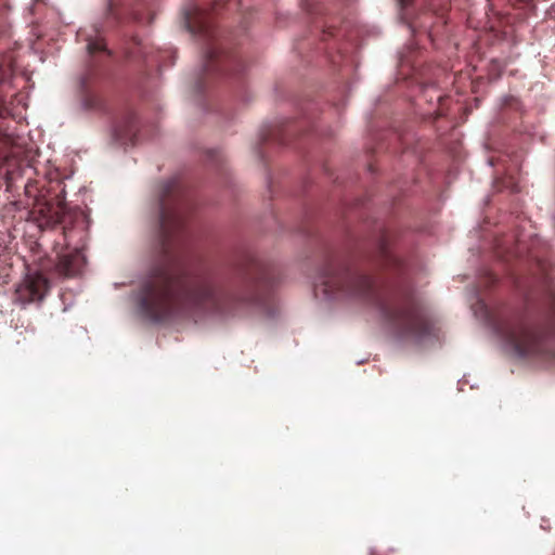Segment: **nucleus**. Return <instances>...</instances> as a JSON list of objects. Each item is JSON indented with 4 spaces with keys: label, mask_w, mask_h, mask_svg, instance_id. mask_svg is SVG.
<instances>
[{
    "label": "nucleus",
    "mask_w": 555,
    "mask_h": 555,
    "mask_svg": "<svg viewBox=\"0 0 555 555\" xmlns=\"http://www.w3.org/2000/svg\"><path fill=\"white\" fill-rule=\"evenodd\" d=\"M371 271L328 262L318 272L313 293L320 301H364L374 306L393 341L425 349L439 341V328L428 308L405 279L406 264L382 233L370 255Z\"/></svg>",
    "instance_id": "2"
},
{
    "label": "nucleus",
    "mask_w": 555,
    "mask_h": 555,
    "mask_svg": "<svg viewBox=\"0 0 555 555\" xmlns=\"http://www.w3.org/2000/svg\"><path fill=\"white\" fill-rule=\"evenodd\" d=\"M126 54L128 57H141L145 61H155L156 63H162V56L159 53L154 55V52L149 49L146 44L140 41L137 37L131 36L126 42Z\"/></svg>",
    "instance_id": "11"
},
{
    "label": "nucleus",
    "mask_w": 555,
    "mask_h": 555,
    "mask_svg": "<svg viewBox=\"0 0 555 555\" xmlns=\"http://www.w3.org/2000/svg\"><path fill=\"white\" fill-rule=\"evenodd\" d=\"M489 280L491 283H494L496 281V278L494 275L490 274Z\"/></svg>",
    "instance_id": "14"
},
{
    "label": "nucleus",
    "mask_w": 555,
    "mask_h": 555,
    "mask_svg": "<svg viewBox=\"0 0 555 555\" xmlns=\"http://www.w3.org/2000/svg\"><path fill=\"white\" fill-rule=\"evenodd\" d=\"M250 100H251V95H249V94H246V95L242 99V101H243V102H248V101H250Z\"/></svg>",
    "instance_id": "13"
},
{
    "label": "nucleus",
    "mask_w": 555,
    "mask_h": 555,
    "mask_svg": "<svg viewBox=\"0 0 555 555\" xmlns=\"http://www.w3.org/2000/svg\"><path fill=\"white\" fill-rule=\"evenodd\" d=\"M220 154L219 149H210L207 151V156L210 159H217Z\"/></svg>",
    "instance_id": "12"
},
{
    "label": "nucleus",
    "mask_w": 555,
    "mask_h": 555,
    "mask_svg": "<svg viewBox=\"0 0 555 555\" xmlns=\"http://www.w3.org/2000/svg\"><path fill=\"white\" fill-rule=\"evenodd\" d=\"M106 1L105 21L94 23L90 31L80 29L77 34L80 39L87 42L86 49L89 56L86 72L80 76L78 83L81 93L80 105L87 112L100 106V100L90 89V82L96 75V67L111 55L101 34L107 28L124 23L145 27L152 24L155 16L153 3L147 0Z\"/></svg>",
    "instance_id": "4"
},
{
    "label": "nucleus",
    "mask_w": 555,
    "mask_h": 555,
    "mask_svg": "<svg viewBox=\"0 0 555 555\" xmlns=\"http://www.w3.org/2000/svg\"><path fill=\"white\" fill-rule=\"evenodd\" d=\"M399 5V18L406 25L410 31L414 33L416 27L426 28L427 25L414 16V7H423L425 0H397Z\"/></svg>",
    "instance_id": "10"
},
{
    "label": "nucleus",
    "mask_w": 555,
    "mask_h": 555,
    "mask_svg": "<svg viewBox=\"0 0 555 555\" xmlns=\"http://www.w3.org/2000/svg\"><path fill=\"white\" fill-rule=\"evenodd\" d=\"M298 131V125L287 118L264 124L258 133L257 140L251 145V152L255 158L263 162L268 155V149L271 145H286L289 138Z\"/></svg>",
    "instance_id": "7"
},
{
    "label": "nucleus",
    "mask_w": 555,
    "mask_h": 555,
    "mask_svg": "<svg viewBox=\"0 0 555 555\" xmlns=\"http://www.w3.org/2000/svg\"><path fill=\"white\" fill-rule=\"evenodd\" d=\"M40 218L38 219V227L59 228L63 234V245L68 249L67 253L59 255L56 269L60 274L65 278L76 276L81 273L86 266V256L82 253L86 240V222L82 217L72 223V216H60L59 210L47 206L39 210ZM62 245L61 242L56 243Z\"/></svg>",
    "instance_id": "6"
},
{
    "label": "nucleus",
    "mask_w": 555,
    "mask_h": 555,
    "mask_svg": "<svg viewBox=\"0 0 555 555\" xmlns=\"http://www.w3.org/2000/svg\"><path fill=\"white\" fill-rule=\"evenodd\" d=\"M112 142L127 147L133 145L137 138V120L132 111L122 112L114 121L112 128Z\"/></svg>",
    "instance_id": "9"
},
{
    "label": "nucleus",
    "mask_w": 555,
    "mask_h": 555,
    "mask_svg": "<svg viewBox=\"0 0 555 555\" xmlns=\"http://www.w3.org/2000/svg\"><path fill=\"white\" fill-rule=\"evenodd\" d=\"M222 4L223 0H188L180 11L183 28L204 42L201 63L190 75V96L204 112H207L206 100L215 81L223 76L241 74L246 68L240 55L214 42L216 31L211 13Z\"/></svg>",
    "instance_id": "3"
},
{
    "label": "nucleus",
    "mask_w": 555,
    "mask_h": 555,
    "mask_svg": "<svg viewBox=\"0 0 555 555\" xmlns=\"http://www.w3.org/2000/svg\"><path fill=\"white\" fill-rule=\"evenodd\" d=\"M485 322L500 337L504 348L518 359L546 360L552 358L555 325L550 326L525 314L498 319L478 300Z\"/></svg>",
    "instance_id": "5"
},
{
    "label": "nucleus",
    "mask_w": 555,
    "mask_h": 555,
    "mask_svg": "<svg viewBox=\"0 0 555 555\" xmlns=\"http://www.w3.org/2000/svg\"><path fill=\"white\" fill-rule=\"evenodd\" d=\"M194 207L179 176L162 180L147 206L156 268L131 292L134 313L144 321H191L195 324L255 314L274 319L279 309L270 291L280 282L276 268L253 253L235 262L237 282L220 286L209 264L188 269L183 250L192 238L188 216Z\"/></svg>",
    "instance_id": "1"
},
{
    "label": "nucleus",
    "mask_w": 555,
    "mask_h": 555,
    "mask_svg": "<svg viewBox=\"0 0 555 555\" xmlns=\"http://www.w3.org/2000/svg\"><path fill=\"white\" fill-rule=\"evenodd\" d=\"M50 282L41 272L28 270L16 286V298L22 305L40 302L48 294Z\"/></svg>",
    "instance_id": "8"
}]
</instances>
